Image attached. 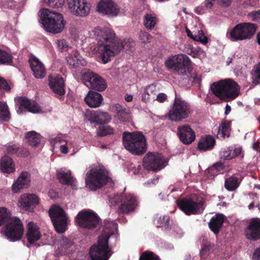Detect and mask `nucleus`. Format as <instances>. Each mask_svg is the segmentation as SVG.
I'll use <instances>...</instances> for the list:
<instances>
[{
    "mask_svg": "<svg viewBox=\"0 0 260 260\" xmlns=\"http://www.w3.org/2000/svg\"><path fill=\"white\" fill-rule=\"evenodd\" d=\"M97 43L91 47L93 54L99 53L104 63L118 54L122 49L131 50L135 45L133 39L121 40L116 38L115 33L109 28H95L92 31Z\"/></svg>",
    "mask_w": 260,
    "mask_h": 260,
    "instance_id": "obj_1",
    "label": "nucleus"
},
{
    "mask_svg": "<svg viewBox=\"0 0 260 260\" xmlns=\"http://www.w3.org/2000/svg\"><path fill=\"white\" fill-rule=\"evenodd\" d=\"M212 93L221 100L228 102L234 100L240 93V86L231 79L221 80L210 85Z\"/></svg>",
    "mask_w": 260,
    "mask_h": 260,
    "instance_id": "obj_2",
    "label": "nucleus"
},
{
    "mask_svg": "<svg viewBox=\"0 0 260 260\" xmlns=\"http://www.w3.org/2000/svg\"><path fill=\"white\" fill-rule=\"evenodd\" d=\"M169 70L180 75H187L194 81L197 78L196 72L190 67L189 57L182 54L173 56L168 58L165 62Z\"/></svg>",
    "mask_w": 260,
    "mask_h": 260,
    "instance_id": "obj_3",
    "label": "nucleus"
},
{
    "mask_svg": "<svg viewBox=\"0 0 260 260\" xmlns=\"http://www.w3.org/2000/svg\"><path fill=\"white\" fill-rule=\"evenodd\" d=\"M40 13V22L46 31L54 34L63 31L66 22L61 14L47 9L42 10Z\"/></svg>",
    "mask_w": 260,
    "mask_h": 260,
    "instance_id": "obj_4",
    "label": "nucleus"
},
{
    "mask_svg": "<svg viewBox=\"0 0 260 260\" xmlns=\"http://www.w3.org/2000/svg\"><path fill=\"white\" fill-rule=\"evenodd\" d=\"M122 139L125 148L133 154L142 155L147 150L145 136L140 132H125L123 133Z\"/></svg>",
    "mask_w": 260,
    "mask_h": 260,
    "instance_id": "obj_5",
    "label": "nucleus"
},
{
    "mask_svg": "<svg viewBox=\"0 0 260 260\" xmlns=\"http://www.w3.org/2000/svg\"><path fill=\"white\" fill-rule=\"evenodd\" d=\"M108 172L101 167L91 168L86 174L85 183L91 190L102 188L110 181Z\"/></svg>",
    "mask_w": 260,
    "mask_h": 260,
    "instance_id": "obj_6",
    "label": "nucleus"
},
{
    "mask_svg": "<svg viewBox=\"0 0 260 260\" xmlns=\"http://www.w3.org/2000/svg\"><path fill=\"white\" fill-rule=\"evenodd\" d=\"M110 201L113 205L121 203L117 209L119 214H127L134 212L139 205L138 198L130 193L116 194Z\"/></svg>",
    "mask_w": 260,
    "mask_h": 260,
    "instance_id": "obj_7",
    "label": "nucleus"
},
{
    "mask_svg": "<svg viewBox=\"0 0 260 260\" xmlns=\"http://www.w3.org/2000/svg\"><path fill=\"white\" fill-rule=\"evenodd\" d=\"M109 237L103 235L99 237L98 244H94L90 248L89 260H109L112 255L108 245Z\"/></svg>",
    "mask_w": 260,
    "mask_h": 260,
    "instance_id": "obj_8",
    "label": "nucleus"
},
{
    "mask_svg": "<svg viewBox=\"0 0 260 260\" xmlns=\"http://www.w3.org/2000/svg\"><path fill=\"white\" fill-rule=\"evenodd\" d=\"M111 119V115H84V120L85 122L95 123L101 125L96 130V135L100 137H103L113 133V128L108 125Z\"/></svg>",
    "mask_w": 260,
    "mask_h": 260,
    "instance_id": "obj_9",
    "label": "nucleus"
},
{
    "mask_svg": "<svg viewBox=\"0 0 260 260\" xmlns=\"http://www.w3.org/2000/svg\"><path fill=\"white\" fill-rule=\"evenodd\" d=\"M81 79L87 87L98 91H103L107 87L106 80L90 70L82 71Z\"/></svg>",
    "mask_w": 260,
    "mask_h": 260,
    "instance_id": "obj_10",
    "label": "nucleus"
},
{
    "mask_svg": "<svg viewBox=\"0 0 260 260\" xmlns=\"http://www.w3.org/2000/svg\"><path fill=\"white\" fill-rule=\"evenodd\" d=\"M49 215L55 231L58 233H63L68 224V217L63 209L59 206L53 205L49 210Z\"/></svg>",
    "mask_w": 260,
    "mask_h": 260,
    "instance_id": "obj_11",
    "label": "nucleus"
},
{
    "mask_svg": "<svg viewBox=\"0 0 260 260\" xmlns=\"http://www.w3.org/2000/svg\"><path fill=\"white\" fill-rule=\"evenodd\" d=\"M24 233L23 224L18 217L12 216L5 225V234L10 241L15 242L20 240Z\"/></svg>",
    "mask_w": 260,
    "mask_h": 260,
    "instance_id": "obj_12",
    "label": "nucleus"
},
{
    "mask_svg": "<svg viewBox=\"0 0 260 260\" xmlns=\"http://www.w3.org/2000/svg\"><path fill=\"white\" fill-rule=\"evenodd\" d=\"M100 217L90 210L80 211L75 217L76 224L80 228L92 230L96 228L100 222Z\"/></svg>",
    "mask_w": 260,
    "mask_h": 260,
    "instance_id": "obj_13",
    "label": "nucleus"
},
{
    "mask_svg": "<svg viewBox=\"0 0 260 260\" xmlns=\"http://www.w3.org/2000/svg\"><path fill=\"white\" fill-rule=\"evenodd\" d=\"M255 24L250 23H241L235 26L229 35L234 41L244 40L251 38L256 30Z\"/></svg>",
    "mask_w": 260,
    "mask_h": 260,
    "instance_id": "obj_14",
    "label": "nucleus"
},
{
    "mask_svg": "<svg viewBox=\"0 0 260 260\" xmlns=\"http://www.w3.org/2000/svg\"><path fill=\"white\" fill-rule=\"evenodd\" d=\"M179 208L186 215L199 214L204 210L203 202L197 201L192 198H182L177 202Z\"/></svg>",
    "mask_w": 260,
    "mask_h": 260,
    "instance_id": "obj_15",
    "label": "nucleus"
},
{
    "mask_svg": "<svg viewBox=\"0 0 260 260\" xmlns=\"http://www.w3.org/2000/svg\"><path fill=\"white\" fill-rule=\"evenodd\" d=\"M165 162L160 154L149 152L143 158V166L147 170L156 172L165 167Z\"/></svg>",
    "mask_w": 260,
    "mask_h": 260,
    "instance_id": "obj_16",
    "label": "nucleus"
},
{
    "mask_svg": "<svg viewBox=\"0 0 260 260\" xmlns=\"http://www.w3.org/2000/svg\"><path fill=\"white\" fill-rule=\"evenodd\" d=\"M17 112L27 111L33 113H40L41 108L34 100H29L25 96H18L15 98Z\"/></svg>",
    "mask_w": 260,
    "mask_h": 260,
    "instance_id": "obj_17",
    "label": "nucleus"
},
{
    "mask_svg": "<svg viewBox=\"0 0 260 260\" xmlns=\"http://www.w3.org/2000/svg\"><path fill=\"white\" fill-rule=\"evenodd\" d=\"M67 3L70 11L75 15L85 16L90 11V5L86 0H67Z\"/></svg>",
    "mask_w": 260,
    "mask_h": 260,
    "instance_id": "obj_18",
    "label": "nucleus"
},
{
    "mask_svg": "<svg viewBox=\"0 0 260 260\" xmlns=\"http://www.w3.org/2000/svg\"><path fill=\"white\" fill-rule=\"evenodd\" d=\"M246 238L253 241L260 239V218H253L245 230Z\"/></svg>",
    "mask_w": 260,
    "mask_h": 260,
    "instance_id": "obj_19",
    "label": "nucleus"
},
{
    "mask_svg": "<svg viewBox=\"0 0 260 260\" xmlns=\"http://www.w3.org/2000/svg\"><path fill=\"white\" fill-rule=\"evenodd\" d=\"M19 202L22 209L32 212L39 204V199L35 194L24 193L21 196Z\"/></svg>",
    "mask_w": 260,
    "mask_h": 260,
    "instance_id": "obj_20",
    "label": "nucleus"
},
{
    "mask_svg": "<svg viewBox=\"0 0 260 260\" xmlns=\"http://www.w3.org/2000/svg\"><path fill=\"white\" fill-rule=\"evenodd\" d=\"M49 85L57 95L65 93L64 83L63 78L57 75L51 74L48 77Z\"/></svg>",
    "mask_w": 260,
    "mask_h": 260,
    "instance_id": "obj_21",
    "label": "nucleus"
},
{
    "mask_svg": "<svg viewBox=\"0 0 260 260\" xmlns=\"http://www.w3.org/2000/svg\"><path fill=\"white\" fill-rule=\"evenodd\" d=\"M98 11L104 15L116 16L119 10L112 0H101L98 5Z\"/></svg>",
    "mask_w": 260,
    "mask_h": 260,
    "instance_id": "obj_22",
    "label": "nucleus"
},
{
    "mask_svg": "<svg viewBox=\"0 0 260 260\" xmlns=\"http://www.w3.org/2000/svg\"><path fill=\"white\" fill-rule=\"evenodd\" d=\"M178 135L180 141L186 145L191 144L196 139L194 132L189 126L178 127Z\"/></svg>",
    "mask_w": 260,
    "mask_h": 260,
    "instance_id": "obj_23",
    "label": "nucleus"
},
{
    "mask_svg": "<svg viewBox=\"0 0 260 260\" xmlns=\"http://www.w3.org/2000/svg\"><path fill=\"white\" fill-rule=\"evenodd\" d=\"M29 61L35 77L38 79L43 78L46 74L44 64L35 56H31Z\"/></svg>",
    "mask_w": 260,
    "mask_h": 260,
    "instance_id": "obj_24",
    "label": "nucleus"
},
{
    "mask_svg": "<svg viewBox=\"0 0 260 260\" xmlns=\"http://www.w3.org/2000/svg\"><path fill=\"white\" fill-rule=\"evenodd\" d=\"M226 217L223 214L216 213L213 216L208 223L210 230L215 235H217L223 226Z\"/></svg>",
    "mask_w": 260,
    "mask_h": 260,
    "instance_id": "obj_25",
    "label": "nucleus"
},
{
    "mask_svg": "<svg viewBox=\"0 0 260 260\" xmlns=\"http://www.w3.org/2000/svg\"><path fill=\"white\" fill-rule=\"evenodd\" d=\"M30 175L27 172H23L12 185V191L18 192L20 189L26 188L30 182Z\"/></svg>",
    "mask_w": 260,
    "mask_h": 260,
    "instance_id": "obj_26",
    "label": "nucleus"
},
{
    "mask_svg": "<svg viewBox=\"0 0 260 260\" xmlns=\"http://www.w3.org/2000/svg\"><path fill=\"white\" fill-rule=\"evenodd\" d=\"M26 238L30 244H34L38 241L41 237L39 228L33 222H29L27 224Z\"/></svg>",
    "mask_w": 260,
    "mask_h": 260,
    "instance_id": "obj_27",
    "label": "nucleus"
},
{
    "mask_svg": "<svg viewBox=\"0 0 260 260\" xmlns=\"http://www.w3.org/2000/svg\"><path fill=\"white\" fill-rule=\"evenodd\" d=\"M215 145V140L210 135L202 136L200 139L198 149L200 151H206L212 149Z\"/></svg>",
    "mask_w": 260,
    "mask_h": 260,
    "instance_id": "obj_28",
    "label": "nucleus"
},
{
    "mask_svg": "<svg viewBox=\"0 0 260 260\" xmlns=\"http://www.w3.org/2000/svg\"><path fill=\"white\" fill-rule=\"evenodd\" d=\"M103 98L99 92L90 90L85 98L86 103L91 108H97L101 106Z\"/></svg>",
    "mask_w": 260,
    "mask_h": 260,
    "instance_id": "obj_29",
    "label": "nucleus"
},
{
    "mask_svg": "<svg viewBox=\"0 0 260 260\" xmlns=\"http://www.w3.org/2000/svg\"><path fill=\"white\" fill-rule=\"evenodd\" d=\"M15 165L13 159L8 155L1 158L0 170L3 173L11 174L15 172Z\"/></svg>",
    "mask_w": 260,
    "mask_h": 260,
    "instance_id": "obj_30",
    "label": "nucleus"
},
{
    "mask_svg": "<svg viewBox=\"0 0 260 260\" xmlns=\"http://www.w3.org/2000/svg\"><path fill=\"white\" fill-rule=\"evenodd\" d=\"M172 110V114H188L190 112L189 105L179 98H175Z\"/></svg>",
    "mask_w": 260,
    "mask_h": 260,
    "instance_id": "obj_31",
    "label": "nucleus"
},
{
    "mask_svg": "<svg viewBox=\"0 0 260 260\" xmlns=\"http://www.w3.org/2000/svg\"><path fill=\"white\" fill-rule=\"evenodd\" d=\"M7 153L9 155L18 157H25L29 155V151L26 148L18 147L15 144L9 145L7 148Z\"/></svg>",
    "mask_w": 260,
    "mask_h": 260,
    "instance_id": "obj_32",
    "label": "nucleus"
},
{
    "mask_svg": "<svg viewBox=\"0 0 260 260\" xmlns=\"http://www.w3.org/2000/svg\"><path fill=\"white\" fill-rule=\"evenodd\" d=\"M231 121L224 120L222 122L219 127L217 133V138L219 139H224L225 137H229L231 130Z\"/></svg>",
    "mask_w": 260,
    "mask_h": 260,
    "instance_id": "obj_33",
    "label": "nucleus"
},
{
    "mask_svg": "<svg viewBox=\"0 0 260 260\" xmlns=\"http://www.w3.org/2000/svg\"><path fill=\"white\" fill-rule=\"evenodd\" d=\"M68 64L73 68H77L80 65L84 66L85 61L77 52H73L67 58Z\"/></svg>",
    "mask_w": 260,
    "mask_h": 260,
    "instance_id": "obj_34",
    "label": "nucleus"
},
{
    "mask_svg": "<svg viewBox=\"0 0 260 260\" xmlns=\"http://www.w3.org/2000/svg\"><path fill=\"white\" fill-rule=\"evenodd\" d=\"M25 139L28 141L29 145L36 147L41 142V136L35 131H30L25 134Z\"/></svg>",
    "mask_w": 260,
    "mask_h": 260,
    "instance_id": "obj_35",
    "label": "nucleus"
},
{
    "mask_svg": "<svg viewBox=\"0 0 260 260\" xmlns=\"http://www.w3.org/2000/svg\"><path fill=\"white\" fill-rule=\"evenodd\" d=\"M57 177L59 181L63 184L71 185L73 182V177L71 174V172L59 171L57 172Z\"/></svg>",
    "mask_w": 260,
    "mask_h": 260,
    "instance_id": "obj_36",
    "label": "nucleus"
},
{
    "mask_svg": "<svg viewBox=\"0 0 260 260\" xmlns=\"http://www.w3.org/2000/svg\"><path fill=\"white\" fill-rule=\"evenodd\" d=\"M224 168V166L223 163L221 162H217L212 167L209 168L206 171V173L208 177L213 178L217 175L218 171L223 170Z\"/></svg>",
    "mask_w": 260,
    "mask_h": 260,
    "instance_id": "obj_37",
    "label": "nucleus"
},
{
    "mask_svg": "<svg viewBox=\"0 0 260 260\" xmlns=\"http://www.w3.org/2000/svg\"><path fill=\"white\" fill-rule=\"evenodd\" d=\"M239 186L238 179L232 176L225 180L224 187L229 191H234Z\"/></svg>",
    "mask_w": 260,
    "mask_h": 260,
    "instance_id": "obj_38",
    "label": "nucleus"
},
{
    "mask_svg": "<svg viewBox=\"0 0 260 260\" xmlns=\"http://www.w3.org/2000/svg\"><path fill=\"white\" fill-rule=\"evenodd\" d=\"M157 22L156 17L151 14H146L144 17V24L147 28L151 29L156 25Z\"/></svg>",
    "mask_w": 260,
    "mask_h": 260,
    "instance_id": "obj_39",
    "label": "nucleus"
},
{
    "mask_svg": "<svg viewBox=\"0 0 260 260\" xmlns=\"http://www.w3.org/2000/svg\"><path fill=\"white\" fill-rule=\"evenodd\" d=\"M156 224L157 226L164 228L165 229H170V218L168 215L160 216L156 219Z\"/></svg>",
    "mask_w": 260,
    "mask_h": 260,
    "instance_id": "obj_40",
    "label": "nucleus"
},
{
    "mask_svg": "<svg viewBox=\"0 0 260 260\" xmlns=\"http://www.w3.org/2000/svg\"><path fill=\"white\" fill-rule=\"evenodd\" d=\"M73 245V242L69 239H63L59 248L60 252L62 255H67L71 251V248Z\"/></svg>",
    "mask_w": 260,
    "mask_h": 260,
    "instance_id": "obj_41",
    "label": "nucleus"
},
{
    "mask_svg": "<svg viewBox=\"0 0 260 260\" xmlns=\"http://www.w3.org/2000/svg\"><path fill=\"white\" fill-rule=\"evenodd\" d=\"M11 214L6 208H0V226L4 224L8 223L11 218Z\"/></svg>",
    "mask_w": 260,
    "mask_h": 260,
    "instance_id": "obj_42",
    "label": "nucleus"
},
{
    "mask_svg": "<svg viewBox=\"0 0 260 260\" xmlns=\"http://www.w3.org/2000/svg\"><path fill=\"white\" fill-rule=\"evenodd\" d=\"M251 77L254 84H260V62L253 67L251 71Z\"/></svg>",
    "mask_w": 260,
    "mask_h": 260,
    "instance_id": "obj_43",
    "label": "nucleus"
},
{
    "mask_svg": "<svg viewBox=\"0 0 260 260\" xmlns=\"http://www.w3.org/2000/svg\"><path fill=\"white\" fill-rule=\"evenodd\" d=\"M139 260H160L159 257L151 251H146L141 255Z\"/></svg>",
    "mask_w": 260,
    "mask_h": 260,
    "instance_id": "obj_44",
    "label": "nucleus"
},
{
    "mask_svg": "<svg viewBox=\"0 0 260 260\" xmlns=\"http://www.w3.org/2000/svg\"><path fill=\"white\" fill-rule=\"evenodd\" d=\"M111 112L116 113L117 114H127L128 113V109L125 106H122L118 104L113 105L110 107Z\"/></svg>",
    "mask_w": 260,
    "mask_h": 260,
    "instance_id": "obj_45",
    "label": "nucleus"
},
{
    "mask_svg": "<svg viewBox=\"0 0 260 260\" xmlns=\"http://www.w3.org/2000/svg\"><path fill=\"white\" fill-rule=\"evenodd\" d=\"M193 40L199 41L204 44L208 43V38L204 35V31L202 30H198L197 33L194 34Z\"/></svg>",
    "mask_w": 260,
    "mask_h": 260,
    "instance_id": "obj_46",
    "label": "nucleus"
},
{
    "mask_svg": "<svg viewBox=\"0 0 260 260\" xmlns=\"http://www.w3.org/2000/svg\"><path fill=\"white\" fill-rule=\"evenodd\" d=\"M12 56L7 52L0 49V64L11 62Z\"/></svg>",
    "mask_w": 260,
    "mask_h": 260,
    "instance_id": "obj_47",
    "label": "nucleus"
},
{
    "mask_svg": "<svg viewBox=\"0 0 260 260\" xmlns=\"http://www.w3.org/2000/svg\"><path fill=\"white\" fill-rule=\"evenodd\" d=\"M45 4L52 8L61 7L64 0H42Z\"/></svg>",
    "mask_w": 260,
    "mask_h": 260,
    "instance_id": "obj_48",
    "label": "nucleus"
},
{
    "mask_svg": "<svg viewBox=\"0 0 260 260\" xmlns=\"http://www.w3.org/2000/svg\"><path fill=\"white\" fill-rule=\"evenodd\" d=\"M58 49L61 52L66 51L69 49V44L64 39L58 40L56 41Z\"/></svg>",
    "mask_w": 260,
    "mask_h": 260,
    "instance_id": "obj_49",
    "label": "nucleus"
},
{
    "mask_svg": "<svg viewBox=\"0 0 260 260\" xmlns=\"http://www.w3.org/2000/svg\"><path fill=\"white\" fill-rule=\"evenodd\" d=\"M188 115H166V118L174 122H179L187 117Z\"/></svg>",
    "mask_w": 260,
    "mask_h": 260,
    "instance_id": "obj_50",
    "label": "nucleus"
},
{
    "mask_svg": "<svg viewBox=\"0 0 260 260\" xmlns=\"http://www.w3.org/2000/svg\"><path fill=\"white\" fill-rule=\"evenodd\" d=\"M230 148V151H231L230 154V155H231V159L239 156L241 153L242 148L240 146H231Z\"/></svg>",
    "mask_w": 260,
    "mask_h": 260,
    "instance_id": "obj_51",
    "label": "nucleus"
},
{
    "mask_svg": "<svg viewBox=\"0 0 260 260\" xmlns=\"http://www.w3.org/2000/svg\"><path fill=\"white\" fill-rule=\"evenodd\" d=\"M247 16L252 21L260 22V10L251 12Z\"/></svg>",
    "mask_w": 260,
    "mask_h": 260,
    "instance_id": "obj_52",
    "label": "nucleus"
},
{
    "mask_svg": "<svg viewBox=\"0 0 260 260\" xmlns=\"http://www.w3.org/2000/svg\"><path fill=\"white\" fill-rule=\"evenodd\" d=\"M139 38L143 43H147L152 39V36L147 32L141 31L139 34Z\"/></svg>",
    "mask_w": 260,
    "mask_h": 260,
    "instance_id": "obj_53",
    "label": "nucleus"
},
{
    "mask_svg": "<svg viewBox=\"0 0 260 260\" xmlns=\"http://www.w3.org/2000/svg\"><path fill=\"white\" fill-rule=\"evenodd\" d=\"M231 151H230V147L227 148L226 149H224L222 150L220 152V157L221 159H223L224 160H231V155L230 154Z\"/></svg>",
    "mask_w": 260,
    "mask_h": 260,
    "instance_id": "obj_54",
    "label": "nucleus"
},
{
    "mask_svg": "<svg viewBox=\"0 0 260 260\" xmlns=\"http://www.w3.org/2000/svg\"><path fill=\"white\" fill-rule=\"evenodd\" d=\"M56 143L59 142V143H64L60 146V149L61 152L62 153L67 154L68 152V148L67 145V143L65 141H63L62 139L61 140L60 138H56L55 139Z\"/></svg>",
    "mask_w": 260,
    "mask_h": 260,
    "instance_id": "obj_55",
    "label": "nucleus"
},
{
    "mask_svg": "<svg viewBox=\"0 0 260 260\" xmlns=\"http://www.w3.org/2000/svg\"><path fill=\"white\" fill-rule=\"evenodd\" d=\"M116 117L124 123L132 122V118L129 115H116Z\"/></svg>",
    "mask_w": 260,
    "mask_h": 260,
    "instance_id": "obj_56",
    "label": "nucleus"
},
{
    "mask_svg": "<svg viewBox=\"0 0 260 260\" xmlns=\"http://www.w3.org/2000/svg\"><path fill=\"white\" fill-rule=\"evenodd\" d=\"M210 244L206 243L202 245L201 249L200 250V254L201 256H204L210 250Z\"/></svg>",
    "mask_w": 260,
    "mask_h": 260,
    "instance_id": "obj_57",
    "label": "nucleus"
},
{
    "mask_svg": "<svg viewBox=\"0 0 260 260\" xmlns=\"http://www.w3.org/2000/svg\"><path fill=\"white\" fill-rule=\"evenodd\" d=\"M0 89H4L6 91H10V87L7 81L0 77Z\"/></svg>",
    "mask_w": 260,
    "mask_h": 260,
    "instance_id": "obj_58",
    "label": "nucleus"
},
{
    "mask_svg": "<svg viewBox=\"0 0 260 260\" xmlns=\"http://www.w3.org/2000/svg\"><path fill=\"white\" fill-rule=\"evenodd\" d=\"M0 113L2 114H10L8 105L0 102Z\"/></svg>",
    "mask_w": 260,
    "mask_h": 260,
    "instance_id": "obj_59",
    "label": "nucleus"
},
{
    "mask_svg": "<svg viewBox=\"0 0 260 260\" xmlns=\"http://www.w3.org/2000/svg\"><path fill=\"white\" fill-rule=\"evenodd\" d=\"M168 96L164 93H159L156 96V100L159 103H164L167 101Z\"/></svg>",
    "mask_w": 260,
    "mask_h": 260,
    "instance_id": "obj_60",
    "label": "nucleus"
},
{
    "mask_svg": "<svg viewBox=\"0 0 260 260\" xmlns=\"http://www.w3.org/2000/svg\"><path fill=\"white\" fill-rule=\"evenodd\" d=\"M252 260H260V246L254 250Z\"/></svg>",
    "mask_w": 260,
    "mask_h": 260,
    "instance_id": "obj_61",
    "label": "nucleus"
},
{
    "mask_svg": "<svg viewBox=\"0 0 260 260\" xmlns=\"http://www.w3.org/2000/svg\"><path fill=\"white\" fill-rule=\"evenodd\" d=\"M155 90V85L153 84H151L148 85L145 90V91L147 94H150V93H152Z\"/></svg>",
    "mask_w": 260,
    "mask_h": 260,
    "instance_id": "obj_62",
    "label": "nucleus"
},
{
    "mask_svg": "<svg viewBox=\"0 0 260 260\" xmlns=\"http://www.w3.org/2000/svg\"><path fill=\"white\" fill-rule=\"evenodd\" d=\"M11 118V115H0V123L8 121Z\"/></svg>",
    "mask_w": 260,
    "mask_h": 260,
    "instance_id": "obj_63",
    "label": "nucleus"
},
{
    "mask_svg": "<svg viewBox=\"0 0 260 260\" xmlns=\"http://www.w3.org/2000/svg\"><path fill=\"white\" fill-rule=\"evenodd\" d=\"M240 3L242 5L247 6H253L254 5L253 0H239Z\"/></svg>",
    "mask_w": 260,
    "mask_h": 260,
    "instance_id": "obj_64",
    "label": "nucleus"
}]
</instances>
